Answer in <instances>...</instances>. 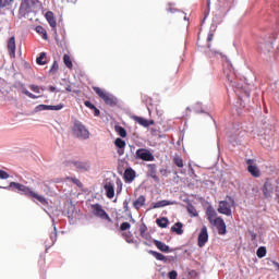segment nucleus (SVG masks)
<instances>
[{"instance_id":"52","label":"nucleus","mask_w":279,"mask_h":279,"mask_svg":"<svg viewBox=\"0 0 279 279\" xmlns=\"http://www.w3.org/2000/svg\"><path fill=\"white\" fill-rule=\"evenodd\" d=\"M58 72V61H53L52 66L50 68V73Z\"/></svg>"},{"instance_id":"60","label":"nucleus","mask_w":279,"mask_h":279,"mask_svg":"<svg viewBox=\"0 0 279 279\" xmlns=\"http://www.w3.org/2000/svg\"><path fill=\"white\" fill-rule=\"evenodd\" d=\"M251 235V241H256V233H250Z\"/></svg>"},{"instance_id":"19","label":"nucleus","mask_w":279,"mask_h":279,"mask_svg":"<svg viewBox=\"0 0 279 279\" xmlns=\"http://www.w3.org/2000/svg\"><path fill=\"white\" fill-rule=\"evenodd\" d=\"M154 245H156L157 250H160L165 254H169V252H173L169 245L165 244L160 240H153Z\"/></svg>"},{"instance_id":"58","label":"nucleus","mask_w":279,"mask_h":279,"mask_svg":"<svg viewBox=\"0 0 279 279\" xmlns=\"http://www.w3.org/2000/svg\"><path fill=\"white\" fill-rule=\"evenodd\" d=\"M26 97H29V99H38V96L32 94L31 92L28 93V95Z\"/></svg>"},{"instance_id":"36","label":"nucleus","mask_w":279,"mask_h":279,"mask_svg":"<svg viewBox=\"0 0 279 279\" xmlns=\"http://www.w3.org/2000/svg\"><path fill=\"white\" fill-rule=\"evenodd\" d=\"M256 256L257 258H265V256H267V247L259 246L256 251Z\"/></svg>"},{"instance_id":"64","label":"nucleus","mask_w":279,"mask_h":279,"mask_svg":"<svg viewBox=\"0 0 279 279\" xmlns=\"http://www.w3.org/2000/svg\"><path fill=\"white\" fill-rule=\"evenodd\" d=\"M74 184H80V181L77 179H73Z\"/></svg>"},{"instance_id":"48","label":"nucleus","mask_w":279,"mask_h":279,"mask_svg":"<svg viewBox=\"0 0 279 279\" xmlns=\"http://www.w3.org/2000/svg\"><path fill=\"white\" fill-rule=\"evenodd\" d=\"M123 236H124L126 243H134V239L132 238V234L123 233Z\"/></svg>"},{"instance_id":"35","label":"nucleus","mask_w":279,"mask_h":279,"mask_svg":"<svg viewBox=\"0 0 279 279\" xmlns=\"http://www.w3.org/2000/svg\"><path fill=\"white\" fill-rule=\"evenodd\" d=\"M45 58H47V53L46 52H41L39 54V57H37L36 63L39 64V66H45V64H47V61H45Z\"/></svg>"},{"instance_id":"1","label":"nucleus","mask_w":279,"mask_h":279,"mask_svg":"<svg viewBox=\"0 0 279 279\" xmlns=\"http://www.w3.org/2000/svg\"><path fill=\"white\" fill-rule=\"evenodd\" d=\"M227 68L225 69L223 73L227 77V82L231 88H233L236 96H239L240 99H243V97L250 98V92L245 88H243V85L241 83H236V78L234 76V68H232V62H230V59L228 57H225Z\"/></svg>"},{"instance_id":"45","label":"nucleus","mask_w":279,"mask_h":279,"mask_svg":"<svg viewBox=\"0 0 279 279\" xmlns=\"http://www.w3.org/2000/svg\"><path fill=\"white\" fill-rule=\"evenodd\" d=\"M207 48L209 49V51L206 52L208 58H213V56H217V53H219V51L210 49V44H208Z\"/></svg>"},{"instance_id":"12","label":"nucleus","mask_w":279,"mask_h":279,"mask_svg":"<svg viewBox=\"0 0 279 279\" xmlns=\"http://www.w3.org/2000/svg\"><path fill=\"white\" fill-rule=\"evenodd\" d=\"M259 49L265 53H269L268 62H271V59L276 57V52H274V43L272 41H266L265 44H262L259 46Z\"/></svg>"},{"instance_id":"26","label":"nucleus","mask_w":279,"mask_h":279,"mask_svg":"<svg viewBox=\"0 0 279 279\" xmlns=\"http://www.w3.org/2000/svg\"><path fill=\"white\" fill-rule=\"evenodd\" d=\"M206 215H207V219L209 221V223H214V219L215 217H217V211L215 210V208H213V206H208L206 209Z\"/></svg>"},{"instance_id":"16","label":"nucleus","mask_w":279,"mask_h":279,"mask_svg":"<svg viewBox=\"0 0 279 279\" xmlns=\"http://www.w3.org/2000/svg\"><path fill=\"white\" fill-rule=\"evenodd\" d=\"M147 169H148L147 173L149 178H153L155 182H160V179L158 178V174H157L158 170H157L156 163H148Z\"/></svg>"},{"instance_id":"18","label":"nucleus","mask_w":279,"mask_h":279,"mask_svg":"<svg viewBox=\"0 0 279 279\" xmlns=\"http://www.w3.org/2000/svg\"><path fill=\"white\" fill-rule=\"evenodd\" d=\"M0 189H4L5 191H13V193H21L23 189V184L17 182H11L8 186H0Z\"/></svg>"},{"instance_id":"49","label":"nucleus","mask_w":279,"mask_h":279,"mask_svg":"<svg viewBox=\"0 0 279 279\" xmlns=\"http://www.w3.org/2000/svg\"><path fill=\"white\" fill-rule=\"evenodd\" d=\"M8 178H10V174L5 170H0V180H8Z\"/></svg>"},{"instance_id":"30","label":"nucleus","mask_w":279,"mask_h":279,"mask_svg":"<svg viewBox=\"0 0 279 279\" xmlns=\"http://www.w3.org/2000/svg\"><path fill=\"white\" fill-rule=\"evenodd\" d=\"M34 194V190L27 185H22V190L20 192V195H25V197L32 198V195Z\"/></svg>"},{"instance_id":"43","label":"nucleus","mask_w":279,"mask_h":279,"mask_svg":"<svg viewBox=\"0 0 279 279\" xmlns=\"http://www.w3.org/2000/svg\"><path fill=\"white\" fill-rule=\"evenodd\" d=\"M13 0H0V8H10Z\"/></svg>"},{"instance_id":"53","label":"nucleus","mask_w":279,"mask_h":279,"mask_svg":"<svg viewBox=\"0 0 279 279\" xmlns=\"http://www.w3.org/2000/svg\"><path fill=\"white\" fill-rule=\"evenodd\" d=\"M29 88L33 93L40 94V87H38V85H29Z\"/></svg>"},{"instance_id":"57","label":"nucleus","mask_w":279,"mask_h":279,"mask_svg":"<svg viewBox=\"0 0 279 279\" xmlns=\"http://www.w3.org/2000/svg\"><path fill=\"white\" fill-rule=\"evenodd\" d=\"M125 154V148H118V155L123 156Z\"/></svg>"},{"instance_id":"9","label":"nucleus","mask_w":279,"mask_h":279,"mask_svg":"<svg viewBox=\"0 0 279 279\" xmlns=\"http://www.w3.org/2000/svg\"><path fill=\"white\" fill-rule=\"evenodd\" d=\"M52 222H54L53 219ZM52 226L53 231L50 233L49 240L45 241L46 252H48L50 247H53V245H56V242L58 241V228H56V222L52 223Z\"/></svg>"},{"instance_id":"13","label":"nucleus","mask_w":279,"mask_h":279,"mask_svg":"<svg viewBox=\"0 0 279 279\" xmlns=\"http://www.w3.org/2000/svg\"><path fill=\"white\" fill-rule=\"evenodd\" d=\"M208 243V228L203 226L198 234V247H204Z\"/></svg>"},{"instance_id":"51","label":"nucleus","mask_w":279,"mask_h":279,"mask_svg":"<svg viewBox=\"0 0 279 279\" xmlns=\"http://www.w3.org/2000/svg\"><path fill=\"white\" fill-rule=\"evenodd\" d=\"M168 278L169 279H177L178 278V271L171 270L170 272H168Z\"/></svg>"},{"instance_id":"63","label":"nucleus","mask_w":279,"mask_h":279,"mask_svg":"<svg viewBox=\"0 0 279 279\" xmlns=\"http://www.w3.org/2000/svg\"><path fill=\"white\" fill-rule=\"evenodd\" d=\"M130 148H131V154H134V149H136V147H135V146L130 145Z\"/></svg>"},{"instance_id":"46","label":"nucleus","mask_w":279,"mask_h":279,"mask_svg":"<svg viewBox=\"0 0 279 279\" xmlns=\"http://www.w3.org/2000/svg\"><path fill=\"white\" fill-rule=\"evenodd\" d=\"M116 184H117V193H121V191H123V182H121V179H117L116 181Z\"/></svg>"},{"instance_id":"7","label":"nucleus","mask_w":279,"mask_h":279,"mask_svg":"<svg viewBox=\"0 0 279 279\" xmlns=\"http://www.w3.org/2000/svg\"><path fill=\"white\" fill-rule=\"evenodd\" d=\"M92 213L95 217H98L99 219H102L105 221L112 222V218L108 215V213L105 211L104 207H101V204L96 203L93 204L92 206Z\"/></svg>"},{"instance_id":"32","label":"nucleus","mask_w":279,"mask_h":279,"mask_svg":"<svg viewBox=\"0 0 279 279\" xmlns=\"http://www.w3.org/2000/svg\"><path fill=\"white\" fill-rule=\"evenodd\" d=\"M156 223L159 228H167L169 226V218L167 217L157 218Z\"/></svg>"},{"instance_id":"25","label":"nucleus","mask_w":279,"mask_h":279,"mask_svg":"<svg viewBox=\"0 0 279 279\" xmlns=\"http://www.w3.org/2000/svg\"><path fill=\"white\" fill-rule=\"evenodd\" d=\"M45 19H46L47 22L49 23L50 27L56 28V26L58 25V23L56 22V17H53V12L47 11L46 14H45Z\"/></svg>"},{"instance_id":"4","label":"nucleus","mask_w":279,"mask_h":279,"mask_svg":"<svg viewBox=\"0 0 279 279\" xmlns=\"http://www.w3.org/2000/svg\"><path fill=\"white\" fill-rule=\"evenodd\" d=\"M37 3L38 0H22L19 9L20 16L25 17L27 14H32L36 10Z\"/></svg>"},{"instance_id":"33","label":"nucleus","mask_w":279,"mask_h":279,"mask_svg":"<svg viewBox=\"0 0 279 279\" xmlns=\"http://www.w3.org/2000/svg\"><path fill=\"white\" fill-rule=\"evenodd\" d=\"M260 143L264 147H271L274 145V138L265 135L262 140Z\"/></svg>"},{"instance_id":"39","label":"nucleus","mask_w":279,"mask_h":279,"mask_svg":"<svg viewBox=\"0 0 279 279\" xmlns=\"http://www.w3.org/2000/svg\"><path fill=\"white\" fill-rule=\"evenodd\" d=\"M145 232H147V225L142 223L140 226V234L142 239H147V234Z\"/></svg>"},{"instance_id":"61","label":"nucleus","mask_w":279,"mask_h":279,"mask_svg":"<svg viewBox=\"0 0 279 279\" xmlns=\"http://www.w3.org/2000/svg\"><path fill=\"white\" fill-rule=\"evenodd\" d=\"M65 90H66L68 93H72V92H73V89L71 88V85H68V86L65 87Z\"/></svg>"},{"instance_id":"55","label":"nucleus","mask_w":279,"mask_h":279,"mask_svg":"<svg viewBox=\"0 0 279 279\" xmlns=\"http://www.w3.org/2000/svg\"><path fill=\"white\" fill-rule=\"evenodd\" d=\"M159 172H160L161 175H163L165 178H167V175H169V172H168L167 169H165V168H161V169L159 170Z\"/></svg>"},{"instance_id":"28","label":"nucleus","mask_w":279,"mask_h":279,"mask_svg":"<svg viewBox=\"0 0 279 279\" xmlns=\"http://www.w3.org/2000/svg\"><path fill=\"white\" fill-rule=\"evenodd\" d=\"M145 196L141 195L136 201H134L133 207L135 208V210H140L141 208H143V206H145Z\"/></svg>"},{"instance_id":"5","label":"nucleus","mask_w":279,"mask_h":279,"mask_svg":"<svg viewBox=\"0 0 279 279\" xmlns=\"http://www.w3.org/2000/svg\"><path fill=\"white\" fill-rule=\"evenodd\" d=\"M232 206H234V198L232 196H227V201L219 202L218 213L220 215H226L227 217H232Z\"/></svg>"},{"instance_id":"34","label":"nucleus","mask_w":279,"mask_h":279,"mask_svg":"<svg viewBox=\"0 0 279 279\" xmlns=\"http://www.w3.org/2000/svg\"><path fill=\"white\" fill-rule=\"evenodd\" d=\"M114 131L117 132V134H119L121 138H125V136H128V131L121 125H116Z\"/></svg>"},{"instance_id":"41","label":"nucleus","mask_w":279,"mask_h":279,"mask_svg":"<svg viewBox=\"0 0 279 279\" xmlns=\"http://www.w3.org/2000/svg\"><path fill=\"white\" fill-rule=\"evenodd\" d=\"M173 162L177 167H179L180 169H182V167H184V160H182V158L177 157L173 159Z\"/></svg>"},{"instance_id":"15","label":"nucleus","mask_w":279,"mask_h":279,"mask_svg":"<svg viewBox=\"0 0 279 279\" xmlns=\"http://www.w3.org/2000/svg\"><path fill=\"white\" fill-rule=\"evenodd\" d=\"M8 51L10 58H16V38L14 36L8 40Z\"/></svg>"},{"instance_id":"44","label":"nucleus","mask_w":279,"mask_h":279,"mask_svg":"<svg viewBox=\"0 0 279 279\" xmlns=\"http://www.w3.org/2000/svg\"><path fill=\"white\" fill-rule=\"evenodd\" d=\"M130 228H132V226L130 225V222H122L120 225V230L121 232H125V230H130Z\"/></svg>"},{"instance_id":"10","label":"nucleus","mask_w":279,"mask_h":279,"mask_svg":"<svg viewBox=\"0 0 279 279\" xmlns=\"http://www.w3.org/2000/svg\"><path fill=\"white\" fill-rule=\"evenodd\" d=\"M62 108H64L63 104H59V105H38L34 108L33 110V114H36L38 112H43L45 110H62Z\"/></svg>"},{"instance_id":"56","label":"nucleus","mask_w":279,"mask_h":279,"mask_svg":"<svg viewBox=\"0 0 279 279\" xmlns=\"http://www.w3.org/2000/svg\"><path fill=\"white\" fill-rule=\"evenodd\" d=\"M94 110V117H99V114H101V111H99V109L97 107H95Z\"/></svg>"},{"instance_id":"29","label":"nucleus","mask_w":279,"mask_h":279,"mask_svg":"<svg viewBox=\"0 0 279 279\" xmlns=\"http://www.w3.org/2000/svg\"><path fill=\"white\" fill-rule=\"evenodd\" d=\"M148 254L154 256L156 260H161V263H167V256H165L162 253H158L157 251H148Z\"/></svg>"},{"instance_id":"31","label":"nucleus","mask_w":279,"mask_h":279,"mask_svg":"<svg viewBox=\"0 0 279 279\" xmlns=\"http://www.w3.org/2000/svg\"><path fill=\"white\" fill-rule=\"evenodd\" d=\"M35 32H37V34H39L44 40H48L49 36L47 35V29H45V27L38 25L35 27Z\"/></svg>"},{"instance_id":"40","label":"nucleus","mask_w":279,"mask_h":279,"mask_svg":"<svg viewBox=\"0 0 279 279\" xmlns=\"http://www.w3.org/2000/svg\"><path fill=\"white\" fill-rule=\"evenodd\" d=\"M187 213L191 215V217H198L199 214H197V209H195V206L189 205L187 206Z\"/></svg>"},{"instance_id":"62","label":"nucleus","mask_w":279,"mask_h":279,"mask_svg":"<svg viewBox=\"0 0 279 279\" xmlns=\"http://www.w3.org/2000/svg\"><path fill=\"white\" fill-rule=\"evenodd\" d=\"M49 90H50V93H56V86H50Z\"/></svg>"},{"instance_id":"50","label":"nucleus","mask_w":279,"mask_h":279,"mask_svg":"<svg viewBox=\"0 0 279 279\" xmlns=\"http://www.w3.org/2000/svg\"><path fill=\"white\" fill-rule=\"evenodd\" d=\"M123 209H124V213H128L130 210V199H124Z\"/></svg>"},{"instance_id":"23","label":"nucleus","mask_w":279,"mask_h":279,"mask_svg":"<svg viewBox=\"0 0 279 279\" xmlns=\"http://www.w3.org/2000/svg\"><path fill=\"white\" fill-rule=\"evenodd\" d=\"M175 204V201H159L157 203L151 204V208H165V206H173Z\"/></svg>"},{"instance_id":"2","label":"nucleus","mask_w":279,"mask_h":279,"mask_svg":"<svg viewBox=\"0 0 279 279\" xmlns=\"http://www.w3.org/2000/svg\"><path fill=\"white\" fill-rule=\"evenodd\" d=\"M72 134L80 141H88V138H90V132L80 120H74L72 125Z\"/></svg>"},{"instance_id":"14","label":"nucleus","mask_w":279,"mask_h":279,"mask_svg":"<svg viewBox=\"0 0 279 279\" xmlns=\"http://www.w3.org/2000/svg\"><path fill=\"white\" fill-rule=\"evenodd\" d=\"M247 165V171L253 175V178H260V170L258 167L254 166V160L253 159H247L246 160Z\"/></svg>"},{"instance_id":"6","label":"nucleus","mask_w":279,"mask_h":279,"mask_svg":"<svg viewBox=\"0 0 279 279\" xmlns=\"http://www.w3.org/2000/svg\"><path fill=\"white\" fill-rule=\"evenodd\" d=\"M135 160H143L144 162H154L156 157H154V153L147 148H138L134 155Z\"/></svg>"},{"instance_id":"38","label":"nucleus","mask_w":279,"mask_h":279,"mask_svg":"<svg viewBox=\"0 0 279 279\" xmlns=\"http://www.w3.org/2000/svg\"><path fill=\"white\" fill-rule=\"evenodd\" d=\"M63 62L68 69H73V61H71V57L69 54L63 56Z\"/></svg>"},{"instance_id":"27","label":"nucleus","mask_w":279,"mask_h":279,"mask_svg":"<svg viewBox=\"0 0 279 279\" xmlns=\"http://www.w3.org/2000/svg\"><path fill=\"white\" fill-rule=\"evenodd\" d=\"M182 228H184V225L182 222H177L171 227V232H175V234L180 236L184 234V230Z\"/></svg>"},{"instance_id":"8","label":"nucleus","mask_w":279,"mask_h":279,"mask_svg":"<svg viewBox=\"0 0 279 279\" xmlns=\"http://www.w3.org/2000/svg\"><path fill=\"white\" fill-rule=\"evenodd\" d=\"M68 165L70 167H75L76 171H80L81 173H84L90 170V163L87 161L72 160V161H68Z\"/></svg>"},{"instance_id":"3","label":"nucleus","mask_w":279,"mask_h":279,"mask_svg":"<svg viewBox=\"0 0 279 279\" xmlns=\"http://www.w3.org/2000/svg\"><path fill=\"white\" fill-rule=\"evenodd\" d=\"M94 93H96V95H98V97H100V99H102L105 101V104L107 106H111L114 107L117 106V104H119V99H117V97H114V95L104 92V89L99 88V87H93Z\"/></svg>"},{"instance_id":"59","label":"nucleus","mask_w":279,"mask_h":279,"mask_svg":"<svg viewBox=\"0 0 279 279\" xmlns=\"http://www.w3.org/2000/svg\"><path fill=\"white\" fill-rule=\"evenodd\" d=\"M213 36H214V34H213V33H209V34H208L207 43H211V40H213Z\"/></svg>"},{"instance_id":"47","label":"nucleus","mask_w":279,"mask_h":279,"mask_svg":"<svg viewBox=\"0 0 279 279\" xmlns=\"http://www.w3.org/2000/svg\"><path fill=\"white\" fill-rule=\"evenodd\" d=\"M19 86H20V90L21 93H23V95H28L29 90H27V87H25V84L23 83H19Z\"/></svg>"},{"instance_id":"42","label":"nucleus","mask_w":279,"mask_h":279,"mask_svg":"<svg viewBox=\"0 0 279 279\" xmlns=\"http://www.w3.org/2000/svg\"><path fill=\"white\" fill-rule=\"evenodd\" d=\"M194 112L196 114H204L206 113L203 109H202V105L199 102H197L194 107Z\"/></svg>"},{"instance_id":"21","label":"nucleus","mask_w":279,"mask_h":279,"mask_svg":"<svg viewBox=\"0 0 279 279\" xmlns=\"http://www.w3.org/2000/svg\"><path fill=\"white\" fill-rule=\"evenodd\" d=\"M31 199H33V202H39V204H41L43 206H49V201H47V198L36 192H33ZM36 199V201H35Z\"/></svg>"},{"instance_id":"20","label":"nucleus","mask_w":279,"mask_h":279,"mask_svg":"<svg viewBox=\"0 0 279 279\" xmlns=\"http://www.w3.org/2000/svg\"><path fill=\"white\" fill-rule=\"evenodd\" d=\"M263 194L266 197H271L274 194V184H271V181L267 180L263 186Z\"/></svg>"},{"instance_id":"37","label":"nucleus","mask_w":279,"mask_h":279,"mask_svg":"<svg viewBox=\"0 0 279 279\" xmlns=\"http://www.w3.org/2000/svg\"><path fill=\"white\" fill-rule=\"evenodd\" d=\"M114 145L118 149H125V141L121 137L116 138Z\"/></svg>"},{"instance_id":"54","label":"nucleus","mask_w":279,"mask_h":279,"mask_svg":"<svg viewBox=\"0 0 279 279\" xmlns=\"http://www.w3.org/2000/svg\"><path fill=\"white\" fill-rule=\"evenodd\" d=\"M84 105L86 106V108H89V110H94L96 108L95 105L90 102V100H86Z\"/></svg>"},{"instance_id":"22","label":"nucleus","mask_w":279,"mask_h":279,"mask_svg":"<svg viewBox=\"0 0 279 279\" xmlns=\"http://www.w3.org/2000/svg\"><path fill=\"white\" fill-rule=\"evenodd\" d=\"M135 178H136V171H134V169H132V168L125 169V171H124L125 182H129V183L134 182Z\"/></svg>"},{"instance_id":"17","label":"nucleus","mask_w":279,"mask_h":279,"mask_svg":"<svg viewBox=\"0 0 279 279\" xmlns=\"http://www.w3.org/2000/svg\"><path fill=\"white\" fill-rule=\"evenodd\" d=\"M104 189L108 199H112V197H114V183L112 181H107L104 185Z\"/></svg>"},{"instance_id":"11","label":"nucleus","mask_w":279,"mask_h":279,"mask_svg":"<svg viewBox=\"0 0 279 279\" xmlns=\"http://www.w3.org/2000/svg\"><path fill=\"white\" fill-rule=\"evenodd\" d=\"M213 223L217 228L218 234L220 236H226V234L228 233V229L226 227V221L223 220V218L217 217L214 219Z\"/></svg>"},{"instance_id":"24","label":"nucleus","mask_w":279,"mask_h":279,"mask_svg":"<svg viewBox=\"0 0 279 279\" xmlns=\"http://www.w3.org/2000/svg\"><path fill=\"white\" fill-rule=\"evenodd\" d=\"M136 123L142 125L143 128H149V125H154V120H147L143 117L136 116L135 118Z\"/></svg>"}]
</instances>
